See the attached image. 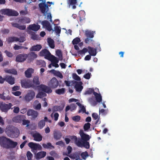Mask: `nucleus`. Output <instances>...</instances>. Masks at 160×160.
Masks as SVG:
<instances>
[{
    "instance_id": "4be33fe9",
    "label": "nucleus",
    "mask_w": 160,
    "mask_h": 160,
    "mask_svg": "<svg viewBox=\"0 0 160 160\" xmlns=\"http://www.w3.org/2000/svg\"><path fill=\"white\" fill-rule=\"evenodd\" d=\"M88 52L92 56H95L97 53V48H94L90 46L88 47Z\"/></svg>"
},
{
    "instance_id": "de8ad7c7",
    "label": "nucleus",
    "mask_w": 160,
    "mask_h": 160,
    "mask_svg": "<svg viewBox=\"0 0 160 160\" xmlns=\"http://www.w3.org/2000/svg\"><path fill=\"white\" fill-rule=\"evenodd\" d=\"M45 125V121L44 120H42L39 121L38 123V126L39 128L42 129Z\"/></svg>"
},
{
    "instance_id": "a878e982",
    "label": "nucleus",
    "mask_w": 160,
    "mask_h": 160,
    "mask_svg": "<svg viewBox=\"0 0 160 160\" xmlns=\"http://www.w3.org/2000/svg\"><path fill=\"white\" fill-rule=\"evenodd\" d=\"M12 25L13 27L18 28L21 30H24L26 28V25H21L17 23H12Z\"/></svg>"
},
{
    "instance_id": "69168bd1",
    "label": "nucleus",
    "mask_w": 160,
    "mask_h": 160,
    "mask_svg": "<svg viewBox=\"0 0 160 160\" xmlns=\"http://www.w3.org/2000/svg\"><path fill=\"white\" fill-rule=\"evenodd\" d=\"M72 119L75 122H78L80 120V117L78 115L76 116L73 117Z\"/></svg>"
},
{
    "instance_id": "9d476101",
    "label": "nucleus",
    "mask_w": 160,
    "mask_h": 160,
    "mask_svg": "<svg viewBox=\"0 0 160 160\" xmlns=\"http://www.w3.org/2000/svg\"><path fill=\"white\" fill-rule=\"evenodd\" d=\"M52 54L47 49H44L42 50L40 52V55L44 56L45 58L48 60H50Z\"/></svg>"
},
{
    "instance_id": "3c124183",
    "label": "nucleus",
    "mask_w": 160,
    "mask_h": 160,
    "mask_svg": "<svg viewBox=\"0 0 160 160\" xmlns=\"http://www.w3.org/2000/svg\"><path fill=\"white\" fill-rule=\"evenodd\" d=\"M80 41V38H79L76 37L73 39L72 43L73 45H76L78 44Z\"/></svg>"
},
{
    "instance_id": "c756f323",
    "label": "nucleus",
    "mask_w": 160,
    "mask_h": 160,
    "mask_svg": "<svg viewBox=\"0 0 160 160\" xmlns=\"http://www.w3.org/2000/svg\"><path fill=\"white\" fill-rule=\"evenodd\" d=\"M42 46L41 45L37 44L32 46L30 49V51H39L42 48Z\"/></svg>"
},
{
    "instance_id": "79ce46f5",
    "label": "nucleus",
    "mask_w": 160,
    "mask_h": 160,
    "mask_svg": "<svg viewBox=\"0 0 160 160\" xmlns=\"http://www.w3.org/2000/svg\"><path fill=\"white\" fill-rule=\"evenodd\" d=\"M65 92V88H62L57 89L55 91V92L58 95H61L64 94Z\"/></svg>"
},
{
    "instance_id": "f8f14e48",
    "label": "nucleus",
    "mask_w": 160,
    "mask_h": 160,
    "mask_svg": "<svg viewBox=\"0 0 160 160\" xmlns=\"http://www.w3.org/2000/svg\"><path fill=\"white\" fill-rule=\"evenodd\" d=\"M28 57V55L26 54H21L18 55L16 57V61L18 62H24Z\"/></svg>"
},
{
    "instance_id": "774afa93",
    "label": "nucleus",
    "mask_w": 160,
    "mask_h": 160,
    "mask_svg": "<svg viewBox=\"0 0 160 160\" xmlns=\"http://www.w3.org/2000/svg\"><path fill=\"white\" fill-rule=\"evenodd\" d=\"M56 144L61 146H63L65 145L64 142L62 141H60L56 142Z\"/></svg>"
},
{
    "instance_id": "a211bd4d",
    "label": "nucleus",
    "mask_w": 160,
    "mask_h": 160,
    "mask_svg": "<svg viewBox=\"0 0 160 160\" xmlns=\"http://www.w3.org/2000/svg\"><path fill=\"white\" fill-rule=\"evenodd\" d=\"M27 114L28 116H31L33 118L35 119L37 117L38 113L33 109H29L27 111Z\"/></svg>"
},
{
    "instance_id": "f704fd0d",
    "label": "nucleus",
    "mask_w": 160,
    "mask_h": 160,
    "mask_svg": "<svg viewBox=\"0 0 160 160\" xmlns=\"http://www.w3.org/2000/svg\"><path fill=\"white\" fill-rule=\"evenodd\" d=\"M29 56L28 57V59L29 60L30 62L33 60L37 57V55L33 52H30L29 53Z\"/></svg>"
},
{
    "instance_id": "49530a36",
    "label": "nucleus",
    "mask_w": 160,
    "mask_h": 160,
    "mask_svg": "<svg viewBox=\"0 0 160 160\" xmlns=\"http://www.w3.org/2000/svg\"><path fill=\"white\" fill-rule=\"evenodd\" d=\"M49 60H50L52 62H53L58 63L59 62L58 59L57 58L52 55H51L50 57V59Z\"/></svg>"
},
{
    "instance_id": "39448f33",
    "label": "nucleus",
    "mask_w": 160,
    "mask_h": 160,
    "mask_svg": "<svg viewBox=\"0 0 160 160\" xmlns=\"http://www.w3.org/2000/svg\"><path fill=\"white\" fill-rule=\"evenodd\" d=\"M95 31H91L87 30L85 31V34L87 38L85 40V42L86 43H89L94 41L91 38L94 37V35L95 33Z\"/></svg>"
},
{
    "instance_id": "2f4dec72",
    "label": "nucleus",
    "mask_w": 160,
    "mask_h": 160,
    "mask_svg": "<svg viewBox=\"0 0 160 160\" xmlns=\"http://www.w3.org/2000/svg\"><path fill=\"white\" fill-rule=\"evenodd\" d=\"M47 42L48 45L51 48L53 49L54 48V42L52 39L50 38H48L47 39Z\"/></svg>"
},
{
    "instance_id": "dca6fc26",
    "label": "nucleus",
    "mask_w": 160,
    "mask_h": 160,
    "mask_svg": "<svg viewBox=\"0 0 160 160\" xmlns=\"http://www.w3.org/2000/svg\"><path fill=\"white\" fill-rule=\"evenodd\" d=\"M18 143L17 142H14L9 138L6 149H9L15 148L18 145Z\"/></svg>"
},
{
    "instance_id": "b1692460",
    "label": "nucleus",
    "mask_w": 160,
    "mask_h": 160,
    "mask_svg": "<svg viewBox=\"0 0 160 160\" xmlns=\"http://www.w3.org/2000/svg\"><path fill=\"white\" fill-rule=\"evenodd\" d=\"M46 154V152L44 151H40L38 152L35 155V158L37 160H39L44 157Z\"/></svg>"
},
{
    "instance_id": "1a4fd4ad",
    "label": "nucleus",
    "mask_w": 160,
    "mask_h": 160,
    "mask_svg": "<svg viewBox=\"0 0 160 160\" xmlns=\"http://www.w3.org/2000/svg\"><path fill=\"white\" fill-rule=\"evenodd\" d=\"M9 139V138L3 136L0 137V145L1 146L2 148L6 149Z\"/></svg>"
},
{
    "instance_id": "ea45409f",
    "label": "nucleus",
    "mask_w": 160,
    "mask_h": 160,
    "mask_svg": "<svg viewBox=\"0 0 160 160\" xmlns=\"http://www.w3.org/2000/svg\"><path fill=\"white\" fill-rule=\"evenodd\" d=\"M33 82L34 85H39L40 84V82L39 81V78L38 76H35L33 79Z\"/></svg>"
},
{
    "instance_id": "338daca9",
    "label": "nucleus",
    "mask_w": 160,
    "mask_h": 160,
    "mask_svg": "<svg viewBox=\"0 0 160 160\" xmlns=\"http://www.w3.org/2000/svg\"><path fill=\"white\" fill-rule=\"evenodd\" d=\"M18 41L20 42H23L26 40L25 38L23 36L20 37V38H18Z\"/></svg>"
},
{
    "instance_id": "6ab92c4d",
    "label": "nucleus",
    "mask_w": 160,
    "mask_h": 160,
    "mask_svg": "<svg viewBox=\"0 0 160 160\" xmlns=\"http://www.w3.org/2000/svg\"><path fill=\"white\" fill-rule=\"evenodd\" d=\"M4 81H6L11 85H13L15 83V78L11 76H7L4 78Z\"/></svg>"
},
{
    "instance_id": "7c9ffc66",
    "label": "nucleus",
    "mask_w": 160,
    "mask_h": 160,
    "mask_svg": "<svg viewBox=\"0 0 160 160\" xmlns=\"http://www.w3.org/2000/svg\"><path fill=\"white\" fill-rule=\"evenodd\" d=\"M28 33L31 36V38L33 40H38V36L36 35L35 32L31 31H28Z\"/></svg>"
},
{
    "instance_id": "423d86ee",
    "label": "nucleus",
    "mask_w": 160,
    "mask_h": 160,
    "mask_svg": "<svg viewBox=\"0 0 160 160\" xmlns=\"http://www.w3.org/2000/svg\"><path fill=\"white\" fill-rule=\"evenodd\" d=\"M13 106L11 103L6 104L2 102H0V110L2 112H7Z\"/></svg>"
},
{
    "instance_id": "72a5a7b5",
    "label": "nucleus",
    "mask_w": 160,
    "mask_h": 160,
    "mask_svg": "<svg viewBox=\"0 0 160 160\" xmlns=\"http://www.w3.org/2000/svg\"><path fill=\"white\" fill-rule=\"evenodd\" d=\"M69 138L72 141H74L75 143L78 147H80V146L78 144V142L79 141V138H77V137L75 136H69Z\"/></svg>"
},
{
    "instance_id": "8fccbe9b",
    "label": "nucleus",
    "mask_w": 160,
    "mask_h": 160,
    "mask_svg": "<svg viewBox=\"0 0 160 160\" xmlns=\"http://www.w3.org/2000/svg\"><path fill=\"white\" fill-rule=\"evenodd\" d=\"M54 31L57 35L59 34L61 31V28L59 26H56L54 28Z\"/></svg>"
},
{
    "instance_id": "c85d7f7f",
    "label": "nucleus",
    "mask_w": 160,
    "mask_h": 160,
    "mask_svg": "<svg viewBox=\"0 0 160 160\" xmlns=\"http://www.w3.org/2000/svg\"><path fill=\"white\" fill-rule=\"evenodd\" d=\"M68 3L69 6H72L73 9H75L76 8L75 5L77 4V0H68Z\"/></svg>"
},
{
    "instance_id": "603ef678",
    "label": "nucleus",
    "mask_w": 160,
    "mask_h": 160,
    "mask_svg": "<svg viewBox=\"0 0 160 160\" xmlns=\"http://www.w3.org/2000/svg\"><path fill=\"white\" fill-rule=\"evenodd\" d=\"M36 104H37V105L35 106V109L36 110H40L41 108V104L39 103V102L38 100H36L34 102Z\"/></svg>"
},
{
    "instance_id": "a18cd8bd",
    "label": "nucleus",
    "mask_w": 160,
    "mask_h": 160,
    "mask_svg": "<svg viewBox=\"0 0 160 160\" xmlns=\"http://www.w3.org/2000/svg\"><path fill=\"white\" fill-rule=\"evenodd\" d=\"M45 148H54V147L52 145L51 143L50 142H48L46 144H43L42 145Z\"/></svg>"
},
{
    "instance_id": "bf43d9fd",
    "label": "nucleus",
    "mask_w": 160,
    "mask_h": 160,
    "mask_svg": "<svg viewBox=\"0 0 160 160\" xmlns=\"http://www.w3.org/2000/svg\"><path fill=\"white\" fill-rule=\"evenodd\" d=\"M70 111H72L74 110H75L77 107V105L75 103H72L70 105Z\"/></svg>"
},
{
    "instance_id": "f03ea898",
    "label": "nucleus",
    "mask_w": 160,
    "mask_h": 160,
    "mask_svg": "<svg viewBox=\"0 0 160 160\" xmlns=\"http://www.w3.org/2000/svg\"><path fill=\"white\" fill-rule=\"evenodd\" d=\"M38 5L42 13H43L44 16L47 15V19L48 20L50 19V21L52 22V16L51 13L48 12L49 8L48 5L45 3L44 2V3H40Z\"/></svg>"
},
{
    "instance_id": "aec40b11",
    "label": "nucleus",
    "mask_w": 160,
    "mask_h": 160,
    "mask_svg": "<svg viewBox=\"0 0 160 160\" xmlns=\"http://www.w3.org/2000/svg\"><path fill=\"white\" fill-rule=\"evenodd\" d=\"M40 28V26L39 25L33 24L29 25L28 27V29L34 31H37Z\"/></svg>"
},
{
    "instance_id": "09e8293b",
    "label": "nucleus",
    "mask_w": 160,
    "mask_h": 160,
    "mask_svg": "<svg viewBox=\"0 0 160 160\" xmlns=\"http://www.w3.org/2000/svg\"><path fill=\"white\" fill-rule=\"evenodd\" d=\"M46 94L44 92H39L38 93V94L36 95V98H41L42 97H45L46 96Z\"/></svg>"
},
{
    "instance_id": "0eeeda50",
    "label": "nucleus",
    "mask_w": 160,
    "mask_h": 160,
    "mask_svg": "<svg viewBox=\"0 0 160 160\" xmlns=\"http://www.w3.org/2000/svg\"><path fill=\"white\" fill-rule=\"evenodd\" d=\"M15 128L14 127L9 126L6 128L5 132L8 137L12 138H14L15 137Z\"/></svg>"
},
{
    "instance_id": "052dcab7",
    "label": "nucleus",
    "mask_w": 160,
    "mask_h": 160,
    "mask_svg": "<svg viewBox=\"0 0 160 160\" xmlns=\"http://www.w3.org/2000/svg\"><path fill=\"white\" fill-rule=\"evenodd\" d=\"M4 52L8 57L12 58L13 57V54L10 52L8 51L7 50H5Z\"/></svg>"
},
{
    "instance_id": "c9c22d12",
    "label": "nucleus",
    "mask_w": 160,
    "mask_h": 160,
    "mask_svg": "<svg viewBox=\"0 0 160 160\" xmlns=\"http://www.w3.org/2000/svg\"><path fill=\"white\" fill-rule=\"evenodd\" d=\"M88 101L92 106H95L97 104V102L95 100L93 97L89 98Z\"/></svg>"
},
{
    "instance_id": "680f3d73",
    "label": "nucleus",
    "mask_w": 160,
    "mask_h": 160,
    "mask_svg": "<svg viewBox=\"0 0 160 160\" xmlns=\"http://www.w3.org/2000/svg\"><path fill=\"white\" fill-rule=\"evenodd\" d=\"M56 54L60 58H62V52L60 50H58L56 52Z\"/></svg>"
},
{
    "instance_id": "5fc2aeb1",
    "label": "nucleus",
    "mask_w": 160,
    "mask_h": 160,
    "mask_svg": "<svg viewBox=\"0 0 160 160\" xmlns=\"http://www.w3.org/2000/svg\"><path fill=\"white\" fill-rule=\"evenodd\" d=\"M95 92L94 91V89L93 88H89L87 91H86L85 93V94H90Z\"/></svg>"
},
{
    "instance_id": "c03bdc74",
    "label": "nucleus",
    "mask_w": 160,
    "mask_h": 160,
    "mask_svg": "<svg viewBox=\"0 0 160 160\" xmlns=\"http://www.w3.org/2000/svg\"><path fill=\"white\" fill-rule=\"evenodd\" d=\"M4 92L2 94L0 93V98L4 100H9L11 99V97L9 96H6L4 95Z\"/></svg>"
},
{
    "instance_id": "473e14b6",
    "label": "nucleus",
    "mask_w": 160,
    "mask_h": 160,
    "mask_svg": "<svg viewBox=\"0 0 160 160\" xmlns=\"http://www.w3.org/2000/svg\"><path fill=\"white\" fill-rule=\"evenodd\" d=\"M93 95H94L96 100L97 102H100L102 101V98L100 94H98L97 92H94Z\"/></svg>"
},
{
    "instance_id": "9b49d317",
    "label": "nucleus",
    "mask_w": 160,
    "mask_h": 160,
    "mask_svg": "<svg viewBox=\"0 0 160 160\" xmlns=\"http://www.w3.org/2000/svg\"><path fill=\"white\" fill-rule=\"evenodd\" d=\"M26 118V116L24 115H18L12 118V121L14 122L21 123L22 121Z\"/></svg>"
},
{
    "instance_id": "20e7f679",
    "label": "nucleus",
    "mask_w": 160,
    "mask_h": 160,
    "mask_svg": "<svg viewBox=\"0 0 160 160\" xmlns=\"http://www.w3.org/2000/svg\"><path fill=\"white\" fill-rule=\"evenodd\" d=\"M21 83L22 87L25 88H32L34 89L36 88L35 85L33 84L32 81L29 79H25L21 80Z\"/></svg>"
},
{
    "instance_id": "4468645a",
    "label": "nucleus",
    "mask_w": 160,
    "mask_h": 160,
    "mask_svg": "<svg viewBox=\"0 0 160 160\" xmlns=\"http://www.w3.org/2000/svg\"><path fill=\"white\" fill-rule=\"evenodd\" d=\"M41 24L49 31H51L52 30L53 31L50 23L48 21L46 20L42 21L41 22Z\"/></svg>"
},
{
    "instance_id": "bb28decb",
    "label": "nucleus",
    "mask_w": 160,
    "mask_h": 160,
    "mask_svg": "<svg viewBox=\"0 0 160 160\" xmlns=\"http://www.w3.org/2000/svg\"><path fill=\"white\" fill-rule=\"evenodd\" d=\"M76 84L75 85V88L76 89V91L80 92L82 91L83 88V87L81 85L82 83L81 82L79 83L78 82H76Z\"/></svg>"
},
{
    "instance_id": "0e129e2a",
    "label": "nucleus",
    "mask_w": 160,
    "mask_h": 160,
    "mask_svg": "<svg viewBox=\"0 0 160 160\" xmlns=\"http://www.w3.org/2000/svg\"><path fill=\"white\" fill-rule=\"evenodd\" d=\"M24 119L22 121V124L23 125H27V126H28L29 125V124L30 123V121L29 120H25Z\"/></svg>"
},
{
    "instance_id": "ddd939ff",
    "label": "nucleus",
    "mask_w": 160,
    "mask_h": 160,
    "mask_svg": "<svg viewBox=\"0 0 160 160\" xmlns=\"http://www.w3.org/2000/svg\"><path fill=\"white\" fill-rule=\"evenodd\" d=\"M35 96V92H34L32 90H30L25 96V99L26 101L28 102L31 100Z\"/></svg>"
},
{
    "instance_id": "412c9836",
    "label": "nucleus",
    "mask_w": 160,
    "mask_h": 160,
    "mask_svg": "<svg viewBox=\"0 0 160 160\" xmlns=\"http://www.w3.org/2000/svg\"><path fill=\"white\" fill-rule=\"evenodd\" d=\"M32 137L34 138V140L38 142H40L42 140V137L38 132H36L33 134Z\"/></svg>"
},
{
    "instance_id": "4d7b16f0",
    "label": "nucleus",
    "mask_w": 160,
    "mask_h": 160,
    "mask_svg": "<svg viewBox=\"0 0 160 160\" xmlns=\"http://www.w3.org/2000/svg\"><path fill=\"white\" fill-rule=\"evenodd\" d=\"M28 160H32V157L33 156L32 154L29 151H28L26 154Z\"/></svg>"
},
{
    "instance_id": "e2e57ef3",
    "label": "nucleus",
    "mask_w": 160,
    "mask_h": 160,
    "mask_svg": "<svg viewBox=\"0 0 160 160\" xmlns=\"http://www.w3.org/2000/svg\"><path fill=\"white\" fill-rule=\"evenodd\" d=\"M25 10H21L20 12V13L21 15H26L28 14V12L26 8H25Z\"/></svg>"
},
{
    "instance_id": "864d4df0",
    "label": "nucleus",
    "mask_w": 160,
    "mask_h": 160,
    "mask_svg": "<svg viewBox=\"0 0 160 160\" xmlns=\"http://www.w3.org/2000/svg\"><path fill=\"white\" fill-rule=\"evenodd\" d=\"M73 78L75 80L80 81L81 80L80 77L78 76L76 73H73L72 75Z\"/></svg>"
},
{
    "instance_id": "a19ab883",
    "label": "nucleus",
    "mask_w": 160,
    "mask_h": 160,
    "mask_svg": "<svg viewBox=\"0 0 160 160\" xmlns=\"http://www.w3.org/2000/svg\"><path fill=\"white\" fill-rule=\"evenodd\" d=\"M88 51V48H84L82 50H78L77 51V53L78 55H84Z\"/></svg>"
},
{
    "instance_id": "37998d69",
    "label": "nucleus",
    "mask_w": 160,
    "mask_h": 160,
    "mask_svg": "<svg viewBox=\"0 0 160 160\" xmlns=\"http://www.w3.org/2000/svg\"><path fill=\"white\" fill-rule=\"evenodd\" d=\"M18 40V38L14 37H9L7 39L8 42L9 43L12 42L14 41L17 42Z\"/></svg>"
},
{
    "instance_id": "13d9d810",
    "label": "nucleus",
    "mask_w": 160,
    "mask_h": 160,
    "mask_svg": "<svg viewBox=\"0 0 160 160\" xmlns=\"http://www.w3.org/2000/svg\"><path fill=\"white\" fill-rule=\"evenodd\" d=\"M90 125L91 124L89 122L85 123L83 126V128L84 130L85 131L88 130L90 128Z\"/></svg>"
},
{
    "instance_id": "393cba45",
    "label": "nucleus",
    "mask_w": 160,
    "mask_h": 160,
    "mask_svg": "<svg viewBox=\"0 0 160 160\" xmlns=\"http://www.w3.org/2000/svg\"><path fill=\"white\" fill-rule=\"evenodd\" d=\"M62 136L61 133L57 130H55L53 132V136L55 139L56 140L60 139Z\"/></svg>"
},
{
    "instance_id": "4c0bfd02",
    "label": "nucleus",
    "mask_w": 160,
    "mask_h": 160,
    "mask_svg": "<svg viewBox=\"0 0 160 160\" xmlns=\"http://www.w3.org/2000/svg\"><path fill=\"white\" fill-rule=\"evenodd\" d=\"M64 105L62 104L61 106H55L53 107L54 110L55 111H62L63 109Z\"/></svg>"
},
{
    "instance_id": "2eb2a0df",
    "label": "nucleus",
    "mask_w": 160,
    "mask_h": 160,
    "mask_svg": "<svg viewBox=\"0 0 160 160\" xmlns=\"http://www.w3.org/2000/svg\"><path fill=\"white\" fill-rule=\"evenodd\" d=\"M18 22L20 23H28L31 22V20L30 18L28 17H22L18 18Z\"/></svg>"
},
{
    "instance_id": "7ed1b4c3",
    "label": "nucleus",
    "mask_w": 160,
    "mask_h": 160,
    "mask_svg": "<svg viewBox=\"0 0 160 160\" xmlns=\"http://www.w3.org/2000/svg\"><path fill=\"white\" fill-rule=\"evenodd\" d=\"M0 12L2 14L8 16H17L19 14L17 11L9 8L2 9Z\"/></svg>"
},
{
    "instance_id": "6e6552de",
    "label": "nucleus",
    "mask_w": 160,
    "mask_h": 160,
    "mask_svg": "<svg viewBox=\"0 0 160 160\" xmlns=\"http://www.w3.org/2000/svg\"><path fill=\"white\" fill-rule=\"evenodd\" d=\"M48 85L52 89L56 88L59 85L58 82L56 78L53 77L49 82Z\"/></svg>"
},
{
    "instance_id": "6e6d98bb",
    "label": "nucleus",
    "mask_w": 160,
    "mask_h": 160,
    "mask_svg": "<svg viewBox=\"0 0 160 160\" xmlns=\"http://www.w3.org/2000/svg\"><path fill=\"white\" fill-rule=\"evenodd\" d=\"M81 155L83 159H85L88 156V152L86 151L84 152H82Z\"/></svg>"
},
{
    "instance_id": "f257e3e1",
    "label": "nucleus",
    "mask_w": 160,
    "mask_h": 160,
    "mask_svg": "<svg viewBox=\"0 0 160 160\" xmlns=\"http://www.w3.org/2000/svg\"><path fill=\"white\" fill-rule=\"evenodd\" d=\"M79 134L81 137V138H79V141H78V144L80 146V147H84L86 149H89L90 148V144L89 141L90 139V136L85 133L83 131L81 130L79 132Z\"/></svg>"
},
{
    "instance_id": "e433bc0d",
    "label": "nucleus",
    "mask_w": 160,
    "mask_h": 160,
    "mask_svg": "<svg viewBox=\"0 0 160 160\" xmlns=\"http://www.w3.org/2000/svg\"><path fill=\"white\" fill-rule=\"evenodd\" d=\"M5 72L12 74L14 75H17V70L14 69H5L4 70Z\"/></svg>"
},
{
    "instance_id": "f3484780",
    "label": "nucleus",
    "mask_w": 160,
    "mask_h": 160,
    "mask_svg": "<svg viewBox=\"0 0 160 160\" xmlns=\"http://www.w3.org/2000/svg\"><path fill=\"white\" fill-rule=\"evenodd\" d=\"M28 146L33 150H36L37 149L41 150L42 147L39 144L34 143L33 142H30L28 143Z\"/></svg>"
},
{
    "instance_id": "58836bf2",
    "label": "nucleus",
    "mask_w": 160,
    "mask_h": 160,
    "mask_svg": "<svg viewBox=\"0 0 160 160\" xmlns=\"http://www.w3.org/2000/svg\"><path fill=\"white\" fill-rule=\"evenodd\" d=\"M69 157L75 160H82V159L80 158V155L77 153H73L71 156Z\"/></svg>"
},
{
    "instance_id": "5701e85b",
    "label": "nucleus",
    "mask_w": 160,
    "mask_h": 160,
    "mask_svg": "<svg viewBox=\"0 0 160 160\" xmlns=\"http://www.w3.org/2000/svg\"><path fill=\"white\" fill-rule=\"evenodd\" d=\"M41 88L43 92L48 93H50L52 92L51 88H50L49 86L48 87L44 85H42Z\"/></svg>"
},
{
    "instance_id": "cd10ccee",
    "label": "nucleus",
    "mask_w": 160,
    "mask_h": 160,
    "mask_svg": "<svg viewBox=\"0 0 160 160\" xmlns=\"http://www.w3.org/2000/svg\"><path fill=\"white\" fill-rule=\"evenodd\" d=\"M34 69L32 68H29L25 72V76L27 78L31 77L32 74L33 73Z\"/></svg>"
}]
</instances>
